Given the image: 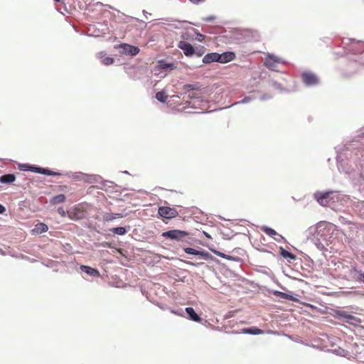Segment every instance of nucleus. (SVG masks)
<instances>
[{"mask_svg":"<svg viewBox=\"0 0 364 364\" xmlns=\"http://www.w3.org/2000/svg\"><path fill=\"white\" fill-rule=\"evenodd\" d=\"M284 61L279 57L273 54H267L264 60V65L272 70H277L278 65L284 63Z\"/></svg>","mask_w":364,"mask_h":364,"instance_id":"1","label":"nucleus"},{"mask_svg":"<svg viewBox=\"0 0 364 364\" xmlns=\"http://www.w3.org/2000/svg\"><path fill=\"white\" fill-rule=\"evenodd\" d=\"M181 38L183 39V41H180L178 43V48L183 50L186 56L190 57L193 55L195 54V48L191 44L185 41L187 39L185 35H182Z\"/></svg>","mask_w":364,"mask_h":364,"instance_id":"2","label":"nucleus"},{"mask_svg":"<svg viewBox=\"0 0 364 364\" xmlns=\"http://www.w3.org/2000/svg\"><path fill=\"white\" fill-rule=\"evenodd\" d=\"M332 191L326 192H316L314 194V199L322 206H327L330 200L331 196L333 194Z\"/></svg>","mask_w":364,"mask_h":364,"instance_id":"3","label":"nucleus"},{"mask_svg":"<svg viewBox=\"0 0 364 364\" xmlns=\"http://www.w3.org/2000/svg\"><path fill=\"white\" fill-rule=\"evenodd\" d=\"M188 235V233L187 232L179 230H171L162 233L164 237L176 240H181Z\"/></svg>","mask_w":364,"mask_h":364,"instance_id":"4","label":"nucleus"},{"mask_svg":"<svg viewBox=\"0 0 364 364\" xmlns=\"http://www.w3.org/2000/svg\"><path fill=\"white\" fill-rule=\"evenodd\" d=\"M158 213L161 217L166 219L173 218L178 214L175 208L166 206L159 207Z\"/></svg>","mask_w":364,"mask_h":364,"instance_id":"5","label":"nucleus"},{"mask_svg":"<svg viewBox=\"0 0 364 364\" xmlns=\"http://www.w3.org/2000/svg\"><path fill=\"white\" fill-rule=\"evenodd\" d=\"M301 79L309 86L317 85L319 82L318 77L311 72H304L301 74Z\"/></svg>","mask_w":364,"mask_h":364,"instance_id":"6","label":"nucleus"},{"mask_svg":"<svg viewBox=\"0 0 364 364\" xmlns=\"http://www.w3.org/2000/svg\"><path fill=\"white\" fill-rule=\"evenodd\" d=\"M184 252L189 255H198L200 256L202 259L208 260L211 259V255L206 251H198L196 249L191 247H186L184 248Z\"/></svg>","mask_w":364,"mask_h":364,"instance_id":"7","label":"nucleus"},{"mask_svg":"<svg viewBox=\"0 0 364 364\" xmlns=\"http://www.w3.org/2000/svg\"><path fill=\"white\" fill-rule=\"evenodd\" d=\"M120 48L122 49V53L126 55H130L132 56L136 55L140 50L138 47L131 46L127 43L121 44Z\"/></svg>","mask_w":364,"mask_h":364,"instance_id":"8","label":"nucleus"},{"mask_svg":"<svg viewBox=\"0 0 364 364\" xmlns=\"http://www.w3.org/2000/svg\"><path fill=\"white\" fill-rule=\"evenodd\" d=\"M236 58L235 53L231 51L225 52L219 54V63H227L234 60Z\"/></svg>","mask_w":364,"mask_h":364,"instance_id":"9","label":"nucleus"},{"mask_svg":"<svg viewBox=\"0 0 364 364\" xmlns=\"http://www.w3.org/2000/svg\"><path fill=\"white\" fill-rule=\"evenodd\" d=\"M213 62L219 63V53H210L206 54L203 58V63L205 64H209Z\"/></svg>","mask_w":364,"mask_h":364,"instance_id":"10","label":"nucleus"},{"mask_svg":"<svg viewBox=\"0 0 364 364\" xmlns=\"http://www.w3.org/2000/svg\"><path fill=\"white\" fill-rule=\"evenodd\" d=\"M29 170L35 172V173H39L42 174H45L47 176H58L60 175V173L54 172L53 171H50L49 169L40 168V167H36V166H30Z\"/></svg>","mask_w":364,"mask_h":364,"instance_id":"11","label":"nucleus"},{"mask_svg":"<svg viewBox=\"0 0 364 364\" xmlns=\"http://www.w3.org/2000/svg\"><path fill=\"white\" fill-rule=\"evenodd\" d=\"M80 269L86 273L87 274L92 277H99L100 272L97 269L92 268L89 266L82 265L80 266Z\"/></svg>","mask_w":364,"mask_h":364,"instance_id":"12","label":"nucleus"},{"mask_svg":"<svg viewBox=\"0 0 364 364\" xmlns=\"http://www.w3.org/2000/svg\"><path fill=\"white\" fill-rule=\"evenodd\" d=\"M186 311L191 320H193L196 322H200L201 321V318L196 313L192 307L186 308Z\"/></svg>","mask_w":364,"mask_h":364,"instance_id":"13","label":"nucleus"},{"mask_svg":"<svg viewBox=\"0 0 364 364\" xmlns=\"http://www.w3.org/2000/svg\"><path fill=\"white\" fill-rule=\"evenodd\" d=\"M241 333H248L252 335H259L263 333V331L257 327L252 328H245L241 330Z\"/></svg>","mask_w":364,"mask_h":364,"instance_id":"14","label":"nucleus"},{"mask_svg":"<svg viewBox=\"0 0 364 364\" xmlns=\"http://www.w3.org/2000/svg\"><path fill=\"white\" fill-rule=\"evenodd\" d=\"M65 198H66L64 194H59V195L55 196L53 198H51L50 200V203L52 205H57V204L62 203L65 202Z\"/></svg>","mask_w":364,"mask_h":364,"instance_id":"15","label":"nucleus"},{"mask_svg":"<svg viewBox=\"0 0 364 364\" xmlns=\"http://www.w3.org/2000/svg\"><path fill=\"white\" fill-rule=\"evenodd\" d=\"M48 230V228L46 224H44L43 223H39L35 225V228L33 230V231L37 234H41V233L47 232Z\"/></svg>","mask_w":364,"mask_h":364,"instance_id":"16","label":"nucleus"},{"mask_svg":"<svg viewBox=\"0 0 364 364\" xmlns=\"http://www.w3.org/2000/svg\"><path fill=\"white\" fill-rule=\"evenodd\" d=\"M16 176L14 174H6L0 177V182L2 183H10L15 181Z\"/></svg>","mask_w":364,"mask_h":364,"instance_id":"17","label":"nucleus"},{"mask_svg":"<svg viewBox=\"0 0 364 364\" xmlns=\"http://www.w3.org/2000/svg\"><path fill=\"white\" fill-rule=\"evenodd\" d=\"M159 66L161 69H175L176 68V66L173 63H168L165 60H160L159 61Z\"/></svg>","mask_w":364,"mask_h":364,"instance_id":"18","label":"nucleus"},{"mask_svg":"<svg viewBox=\"0 0 364 364\" xmlns=\"http://www.w3.org/2000/svg\"><path fill=\"white\" fill-rule=\"evenodd\" d=\"M156 98L161 102H165L168 99V96L166 95L165 92L160 91L156 94Z\"/></svg>","mask_w":364,"mask_h":364,"instance_id":"19","label":"nucleus"},{"mask_svg":"<svg viewBox=\"0 0 364 364\" xmlns=\"http://www.w3.org/2000/svg\"><path fill=\"white\" fill-rule=\"evenodd\" d=\"M110 231L114 234L123 235L126 233V229L123 227L113 228Z\"/></svg>","mask_w":364,"mask_h":364,"instance_id":"20","label":"nucleus"},{"mask_svg":"<svg viewBox=\"0 0 364 364\" xmlns=\"http://www.w3.org/2000/svg\"><path fill=\"white\" fill-rule=\"evenodd\" d=\"M262 231L269 236H274L277 235V232L271 228L264 226L261 228Z\"/></svg>","mask_w":364,"mask_h":364,"instance_id":"21","label":"nucleus"},{"mask_svg":"<svg viewBox=\"0 0 364 364\" xmlns=\"http://www.w3.org/2000/svg\"><path fill=\"white\" fill-rule=\"evenodd\" d=\"M280 254L284 258H290L291 259H295V255H293L292 253L288 252L287 250H284L283 248H281Z\"/></svg>","mask_w":364,"mask_h":364,"instance_id":"22","label":"nucleus"},{"mask_svg":"<svg viewBox=\"0 0 364 364\" xmlns=\"http://www.w3.org/2000/svg\"><path fill=\"white\" fill-rule=\"evenodd\" d=\"M122 218V215L121 213H116V214H107L105 216V219L106 220H112L115 218Z\"/></svg>","mask_w":364,"mask_h":364,"instance_id":"23","label":"nucleus"},{"mask_svg":"<svg viewBox=\"0 0 364 364\" xmlns=\"http://www.w3.org/2000/svg\"><path fill=\"white\" fill-rule=\"evenodd\" d=\"M101 58L102 59V63L104 64V65H111L114 63V59L112 58H110V57H102L101 56Z\"/></svg>","mask_w":364,"mask_h":364,"instance_id":"24","label":"nucleus"},{"mask_svg":"<svg viewBox=\"0 0 364 364\" xmlns=\"http://www.w3.org/2000/svg\"><path fill=\"white\" fill-rule=\"evenodd\" d=\"M205 51V47L200 46L198 48H196V49H195V54L200 57L204 54Z\"/></svg>","mask_w":364,"mask_h":364,"instance_id":"25","label":"nucleus"},{"mask_svg":"<svg viewBox=\"0 0 364 364\" xmlns=\"http://www.w3.org/2000/svg\"><path fill=\"white\" fill-rule=\"evenodd\" d=\"M183 89L186 91H191L197 90L198 88L196 85L187 84L183 86Z\"/></svg>","mask_w":364,"mask_h":364,"instance_id":"26","label":"nucleus"},{"mask_svg":"<svg viewBox=\"0 0 364 364\" xmlns=\"http://www.w3.org/2000/svg\"><path fill=\"white\" fill-rule=\"evenodd\" d=\"M215 255H216L218 257H220L222 258H225V259H230V256H228L223 252H220L219 251H217V250H212Z\"/></svg>","mask_w":364,"mask_h":364,"instance_id":"27","label":"nucleus"},{"mask_svg":"<svg viewBox=\"0 0 364 364\" xmlns=\"http://www.w3.org/2000/svg\"><path fill=\"white\" fill-rule=\"evenodd\" d=\"M277 294L279 295L281 298L282 299H290V300H292V296L286 294V293H283V292H277Z\"/></svg>","mask_w":364,"mask_h":364,"instance_id":"28","label":"nucleus"},{"mask_svg":"<svg viewBox=\"0 0 364 364\" xmlns=\"http://www.w3.org/2000/svg\"><path fill=\"white\" fill-rule=\"evenodd\" d=\"M205 36L203 34H201V33L196 34V41H198L199 42H202L205 40Z\"/></svg>","mask_w":364,"mask_h":364,"instance_id":"29","label":"nucleus"},{"mask_svg":"<svg viewBox=\"0 0 364 364\" xmlns=\"http://www.w3.org/2000/svg\"><path fill=\"white\" fill-rule=\"evenodd\" d=\"M58 213L63 217H65L66 215L65 211L63 208H58Z\"/></svg>","mask_w":364,"mask_h":364,"instance_id":"30","label":"nucleus"},{"mask_svg":"<svg viewBox=\"0 0 364 364\" xmlns=\"http://www.w3.org/2000/svg\"><path fill=\"white\" fill-rule=\"evenodd\" d=\"M359 275V280L364 282V272H358Z\"/></svg>","mask_w":364,"mask_h":364,"instance_id":"31","label":"nucleus"},{"mask_svg":"<svg viewBox=\"0 0 364 364\" xmlns=\"http://www.w3.org/2000/svg\"><path fill=\"white\" fill-rule=\"evenodd\" d=\"M214 20H215V17L214 16H207V17L203 18V21H206V22H210V21H213Z\"/></svg>","mask_w":364,"mask_h":364,"instance_id":"32","label":"nucleus"},{"mask_svg":"<svg viewBox=\"0 0 364 364\" xmlns=\"http://www.w3.org/2000/svg\"><path fill=\"white\" fill-rule=\"evenodd\" d=\"M6 210L4 206L0 204V214L3 213Z\"/></svg>","mask_w":364,"mask_h":364,"instance_id":"33","label":"nucleus"},{"mask_svg":"<svg viewBox=\"0 0 364 364\" xmlns=\"http://www.w3.org/2000/svg\"><path fill=\"white\" fill-rule=\"evenodd\" d=\"M189 1H191L193 4H198L200 2L203 1L204 0H189Z\"/></svg>","mask_w":364,"mask_h":364,"instance_id":"34","label":"nucleus"},{"mask_svg":"<svg viewBox=\"0 0 364 364\" xmlns=\"http://www.w3.org/2000/svg\"><path fill=\"white\" fill-rule=\"evenodd\" d=\"M187 263H188V264H191V265H195V264H194V263H193V262H188Z\"/></svg>","mask_w":364,"mask_h":364,"instance_id":"35","label":"nucleus"}]
</instances>
